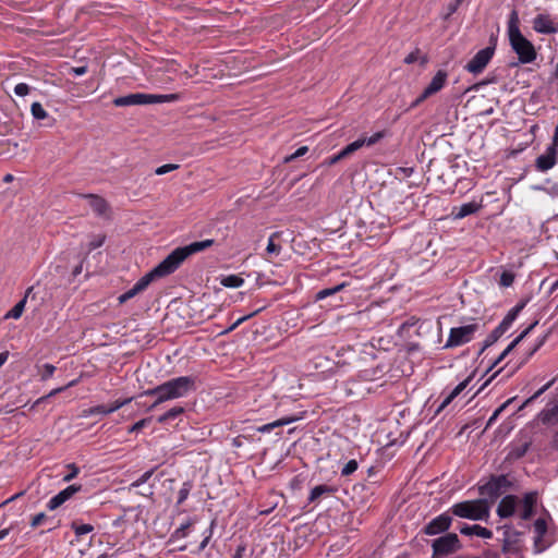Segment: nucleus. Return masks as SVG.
Returning a JSON list of instances; mask_svg holds the SVG:
<instances>
[{"label":"nucleus","mask_w":558,"mask_h":558,"mask_svg":"<svg viewBox=\"0 0 558 558\" xmlns=\"http://www.w3.org/2000/svg\"><path fill=\"white\" fill-rule=\"evenodd\" d=\"M196 388V377L180 376L147 389L143 395L156 397L155 402L147 409L150 411L166 401L184 398L194 392Z\"/></svg>","instance_id":"1"},{"label":"nucleus","mask_w":558,"mask_h":558,"mask_svg":"<svg viewBox=\"0 0 558 558\" xmlns=\"http://www.w3.org/2000/svg\"><path fill=\"white\" fill-rule=\"evenodd\" d=\"M214 244V240L207 239L196 241L189 245L177 247L166 258H163L149 274L154 279L162 278L173 274L184 260L193 254L205 251Z\"/></svg>","instance_id":"2"},{"label":"nucleus","mask_w":558,"mask_h":558,"mask_svg":"<svg viewBox=\"0 0 558 558\" xmlns=\"http://www.w3.org/2000/svg\"><path fill=\"white\" fill-rule=\"evenodd\" d=\"M508 38L511 49L518 56L519 62L522 64L532 63L537 58L534 45L523 36L519 27V15L517 11H512L508 21Z\"/></svg>","instance_id":"3"},{"label":"nucleus","mask_w":558,"mask_h":558,"mask_svg":"<svg viewBox=\"0 0 558 558\" xmlns=\"http://www.w3.org/2000/svg\"><path fill=\"white\" fill-rule=\"evenodd\" d=\"M449 511L458 518L487 521L490 515V504L486 498L465 500L452 505Z\"/></svg>","instance_id":"4"},{"label":"nucleus","mask_w":558,"mask_h":558,"mask_svg":"<svg viewBox=\"0 0 558 558\" xmlns=\"http://www.w3.org/2000/svg\"><path fill=\"white\" fill-rule=\"evenodd\" d=\"M480 329L478 323L469 324L461 327H453L449 331L448 339L444 349H451L469 343L473 340L475 332Z\"/></svg>","instance_id":"5"},{"label":"nucleus","mask_w":558,"mask_h":558,"mask_svg":"<svg viewBox=\"0 0 558 558\" xmlns=\"http://www.w3.org/2000/svg\"><path fill=\"white\" fill-rule=\"evenodd\" d=\"M433 557H445L460 548V539L456 533H447L432 542Z\"/></svg>","instance_id":"6"},{"label":"nucleus","mask_w":558,"mask_h":558,"mask_svg":"<svg viewBox=\"0 0 558 558\" xmlns=\"http://www.w3.org/2000/svg\"><path fill=\"white\" fill-rule=\"evenodd\" d=\"M510 485L506 475L492 476L490 480L478 487L480 495L489 500L497 499L502 490Z\"/></svg>","instance_id":"7"},{"label":"nucleus","mask_w":558,"mask_h":558,"mask_svg":"<svg viewBox=\"0 0 558 558\" xmlns=\"http://www.w3.org/2000/svg\"><path fill=\"white\" fill-rule=\"evenodd\" d=\"M494 53H495L494 46H489L484 49H481L466 63L464 69L474 75L482 73L484 71V69L487 66V64L489 63V61L492 60Z\"/></svg>","instance_id":"8"},{"label":"nucleus","mask_w":558,"mask_h":558,"mask_svg":"<svg viewBox=\"0 0 558 558\" xmlns=\"http://www.w3.org/2000/svg\"><path fill=\"white\" fill-rule=\"evenodd\" d=\"M548 524L546 518H538L533 525L534 531V553L541 554L547 549L551 542L546 539Z\"/></svg>","instance_id":"9"},{"label":"nucleus","mask_w":558,"mask_h":558,"mask_svg":"<svg viewBox=\"0 0 558 558\" xmlns=\"http://www.w3.org/2000/svg\"><path fill=\"white\" fill-rule=\"evenodd\" d=\"M449 512L450 511L444 512V513L437 515L436 518H434L432 521H429L424 526V530H423L424 533L426 535L432 536V535H437V534L448 531L451 525V522H452V518L449 514Z\"/></svg>","instance_id":"10"},{"label":"nucleus","mask_w":558,"mask_h":558,"mask_svg":"<svg viewBox=\"0 0 558 558\" xmlns=\"http://www.w3.org/2000/svg\"><path fill=\"white\" fill-rule=\"evenodd\" d=\"M448 74L444 70H439L429 84L425 87L421 96L416 99L415 105L420 104L421 101L427 99L432 95L438 93L446 84Z\"/></svg>","instance_id":"11"},{"label":"nucleus","mask_w":558,"mask_h":558,"mask_svg":"<svg viewBox=\"0 0 558 558\" xmlns=\"http://www.w3.org/2000/svg\"><path fill=\"white\" fill-rule=\"evenodd\" d=\"M149 94L145 93H134L125 96L117 97L113 99V105L116 107H129V106H140V105H150Z\"/></svg>","instance_id":"12"},{"label":"nucleus","mask_w":558,"mask_h":558,"mask_svg":"<svg viewBox=\"0 0 558 558\" xmlns=\"http://www.w3.org/2000/svg\"><path fill=\"white\" fill-rule=\"evenodd\" d=\"M533 29L538 34L550 35L558 31V26L549 14H537L533 20Z\"/></svg>","instance_id":"13"},{"label":"nucleus","mask_w":558,"mask_h":558,"mask_svg":"<svg viewBox=\"0 0 558 558\" xmlns=\"http://www.w3.org/2000/svg\"><path fill=\"white\" fill-rule=\"evenodd\" d=\"M519 508V498L514 495H506L497 507V514L499 518L505 519L512 517Z\"/></svg>","instance_id":"14"},{"label":"nucleus","mask_w":558,"mask_h":558,"mask_svg":"<svg viewBox=\"0 0 558 558\" xmlns=\"http://www.w3.org/2000/svg\"><path fill=\"white\" fill-rule=\"evenodd\" d=\"M557 153L555 145H549L546 151L536 158V169L542 172L551 169L557 163Z\"/></svg>","instance_id":"15"},{"label":"nucleus","mask_w":558,"mask_h":558,"mask_svg":"<svg viewBox=\"0 0 558 558\" xmlns=\"http://www.w3.org/2000/svg\"><path fill=\"white\" fill-rule=\"evenodd\" d=\"M153 280L154 278L149 272L144 275L131 289L118 298L119 303H125L138 293L143 292L145 289H147Z\"/></svg>","instance_id":"16"},{"label":"nucleus","mask_w":558,"mask_h":558,"mask_svg":"<svg viewBox=\"0 0 558 558\" xmlns=\"http://www.w3.org/2000/svg\"><path fill=\"white\" fill-rule=\"evenodd\" d=\"M536 493L530 492L524 494L522 500H519V515L522 520H529L534 512V507L536 505Z\"/></svg>","instance_id":"17"},{"label":"nucleus","mask_w":558,"mask_h":558,"mask_svg":"<svg viewBox=\"0 0 558 558\" xmlns=\"http://www.w3.org/2000/svg\"><path fill=\"white\" fill-rule=\"evenodd\" d=\"M536 493L530 492L524 494L522 500H519V515L522 520H529L534 512V507L536 505Z\"/></svg>","instance_id":"18"},{"label":"nucleus","mask_w":558,"mask_h":558,"mask_svg":"<svg viewBox=\"0 0 558 558\" xmlns=\"http://www.w3.org/2000/svg\"><path fill=\"white\" fill-rule=\"evenodd\" d=\"M81 489V486L70 485L63 490L54 495L47 504L49 510H54L69 500L75 493Z\"/></svg>","instance_id":"19"},{"label":"nucleus","mask_w":558,"mask_h":558,"mask_svg":"<svg viewBox=\"0 0 558 558\" xmlns=\"http://www.w3.org/2000/svg\"><path fill=\"white\" fill-rule=\"evenodd\" d=\"M81 196L88 201L89 207L97 216H107V213L109 211V204L104 197L96 194H82Z\"/></svg>","instance_id":"20"},{"label":"nucleus","mask_w":558,"mask_h":558,"mask_svg":"<svg viewBox=\"0 0 558 558\" xmlns=\"http://www.w3.org/2000/svg\"><path fill=\"white\" fill-rule=\"evenodd\" d=\"M525 302H521L512 307L508 314L504 317L500 324L495 328L499 335H504L509 328L512 326L513 322L517 319L519 313L524 308Z\"/></svg>","instance_id":"21"},{"label":"nucleus","mask_w":558,"mask_h":558,"mask_svg":"<svg viewBox=\"0 0 558 558\" xmlns=\"http://www.w3.org/2000/svg\"><path fill=\"white\" fill-rule=\"evenodd\" d=\"M537 324L538 322L535 320L529 327H526L514 340H512L493 363L492 367H495L497 364H499L534 329Z\"/></svg>","instance_id":"22"},{"label":"nucleus","mask_w":558,"mask_h":558,"mask_svg":"<svg viewBox=\"0 0 558 558\" xmlns=\"http://www.w3.org/2000/svg\"><path fill=\"white\" fill-rule=\"evenodd\" d=\"M337 492H338L337 486L326 485V484L317 485V486L313 487L310 492L308 504L316 502L320 498L331 496Z\"/></svg>","instance_id":"23"},{"label":"nucleus","mask_w":558,"mask_h":558,"mask_svg":"<svg viewBox=\"0 0 558 558\" xmlns=\"http://www.w3.org/2000/svg\"><path fill=\"white\" fill-rule=\"evenodd\" d=\"M301 418H302L301 415H288V416L281 417L279 420H276L271 423L258 426L256 428V430L262 434L270 433L271 430H274L277 427H282V426L289 425V424L294 423Z\"/></svg>","instance_id":"24"},{"label":"nucleus","mask_w":558,"mask_h":558,"mask_svg":"<svg viewBox=\"0 0 558 558\" xmlns=\"http://www.w3.org/2000/svg\"><path fill=\"white\" fill-rule=\"evenodd\" d=\"M460 533L466 536L475 535L486 539L493 537V532L490 530L478 524L469 525L464 523L460 526Z\"/></svg>","instance_id":"25"},{"label":"nucleus","mask_w":558,"mask_h":558,"mask_svg":"<svg viewBox=\"0 0 558 558\" xmlns=\"http://www.w3.org/2000/svg\"><path fill=\"white\" fill-rule=\"evenodd\" d=\"M471 378H466L463 381H461L459 385H457L442 400L440 403L437 412L442 411L447 405H449L454 398H457L469 385Z\"/></svg>","instance_id":"26"},{"label":"nucleus","mask_w":558,"mask_h":558,"mask_svg":"<svg viewBox=\"0 0 558 558\" xmlns=\"http://www.w3.org/2000/svg\"><path fill=\"white\" fill-rule=\"evenodd\" d=\"M481 207L482 205L476 202L465 203L453 209V216L456 219H463L466 216L477 213Z\"/></svg>","instance_id":"27"},{"label":"nucleus","mask_w":558,"mask_h":558,"mask_svg":"<svg viewBox=\"0 0 558 558\" xmlns=\"http://www.w3.org/2000/svg\"><path fill=\"white\" fill-rule=\"evenodd\" d=\"M33 290V288H28L27 291H26V295L21 300L19 301L11 311H9L4 318L5 319H9V318H13V319H19L23 312H24V308H25V305H26V301H27V295L28 293Z\"/></svg>","instance_id":"28"},{"label":"nucleus","mask_w":558,"mask_h":558,"mask_svg":"<svg viewBox=\"0 0 558 558\" xmlns=\"http://www.w3.org/2000/svg\"><path fill=\"white\" fill-rule=\"evenodd\" d=\"M150 105L151 104H163V102H175L181 99V95L178 93L174 94H165V95H156L149 94Z\"/></svg>","instance_id":"29"},{"label":"nucleus","mask_w":558,"mask_h":558,"mask_svg":"<svg viewBox=\"0 0 558 558\" xmlns=\"http://www.w3.org/2000/svg\"><path fill=\"white\" fill-rule=\"evenodd\" d=\"M184 412V408L182 407H173L160 416L157 417V422L160 424H165L169 421H172L177 418L179 415H181Z\"/></svg>","instance_id":"30"},{"label":"nucleus","mask_w":558,"mask_h":558,"mask_svg":"<svg viewBox=\"0 0 558 558\" xmlns=\"http://www.w3.org/2000/svg\"><path fill=\"white\" fill-rule=\"evenodd\" d=\"M220 283L226 288H240L244 284V279L238 275H229L222 277Z\"/></svg>","instance_id":"31"},{"label":"nucleus","mask_w":558,"mask_h":558,"mask_svg":"<svg viewBox=\"0 0 558 558\" xmlns=\"http://www.w3.org/2000/svg\"><path fill=\"white\" fill-rule=\"evenodd\" d=\"M347 284L344 282L342 283H339L332 288H327V289H323L320 291H318L315 295V301H320V300H324L328 296H331L340 291H342L344 289Z\"/></svg>","instance_id":"32"},{"label":"nucleus","mask_w":558,"mask_h":558,"mask_svg":"<svg viewBox=\"0 0 558 558\" xmlns=\"http://www.w3.org/2000/svg\"><path fill=\"white\" fill-rule=\"evenodd\" d=\"M499 530H502V535H504L502 541L505 543V546H510L511 544H513L517 541L518 532L514 531L512 526L504 525V526L499 527Z\"/></svg>","instance_id":"33"},{"label":"nucleus","mask_w":558,"mask_h":558,"mask_svg":"<svg viewBox=\"0 0 558 558\" xmlns=\"http://www.w3.org/2000/svg\"><path fill=\"white\" fill-rule=\"evenodd\" d=\"M71 529L75 533L76 537H81L85 534L92 533L94 531V525L73 521L71 523Z\"/></svg>","instance_id":"34"},{"label":"nucleus","mask_w":558,"mask_h":558,"mask_svg":"<svg viewBox=\"0 0 558 558\" xmlns=\"http://www.w3.org/2000/svg\"><path fill=\"white\" fill-rule=\"evenodd\" d=\"M279 238V232H274L269 239L266 246V253L269 255L278 256L281 252V246L275 243V240Z\"/></svg>","instance_id":"35"},{"label":"nucleus","mask_w":558,"mask_h":558,"mask_svg":"<svg viewBox=\"0 0 558 558\" xmlns=\"http://www.w3.org/2000/svg\"><path fill=\"white\" fill-rule=\"evenodd\" d=\"M192 525L191 521H186L185 523H182L178 529L174 530V532L170 536V542L181 539L186 537L187 530Z\"/></svg>","instance_id":"36"},{"label":"nucleus","mask_w":558,"mask_h":558,"mask_svg":"<svg viewBox=\"0 0 558 558\" xmlns=\"http://www.w3.org/2000/svg\"><path fill=\"white\" fill-rule=\"evenodd\" d=\"M363 146H364V141L359 138L356 141L352 142L351 144L347 145L343 149L340 150L341 157L347 158L348 156L355 153Z\"/></svg>","instance_id":"37"},{"label":"nucleus","mask_w":558,"mask_h":558,"mask_svg":"<svg viewBox=\"0 0 558 558\" xmlns=\"http://www.w3.org/2000/svg\"><path fill=\"white\" fill-rule=\"evenodd\" d=\"M31 112L34 119L44 120L48 117L47 111L44 109L40 102L35 101L31 106Z\"/></svg>","instance_id":"38"},{"label":"nucleus","mask_w":558,"mask_h":558,"mask_svg":"<svg viewBox=\"0 0 558 558\" xmlns=\"http://www.w3.org/2000/svg\"><path fill=\"white\" fill-rule=\"evenodd\" d=\"M529 447H530L529 442L513 446L509 452V457L512 459H520L527 452Z\"/></svg>","instance_id":"39"},{"label":"nucleus","mask_w":558,"mask_h":558,"mask_svg":"<svg viewBox=\"0 0 558 558\" xmlns=\"http://www.w3.org/2000/svg\"><path fill=\"white\" fill-rule=\"evenodd\" d=\"M558 415V407L545 409L541 412L539 417L544 424L550 423Z\"/></svg>","instance_id":"40"},{"label":"nucleus","mask_w":558,"mask_h":558,"mask_svg":"<svg viewBox=\"0 0 558 558\" xmlns=\"http://www.w3.org/2000/svg\"><path fill=\"white\" fill-rule=\"evenodd\" d=\"M500 337L501 335H499V332L496 329H494L484 340L483 347L480 350V354L483 353L487 348L493 345L495 342H497Z\"/></svg>","instance_id":"41"},{"label":"nucleus","mask_w":558,"mask_h":558,"mask_svg":"<svg viewBox=\"0 0 558 558\" xmlns=\"http://www.w3.org/2000/svg\"><path fill=\"white\" fill-rule=\"evenodd\" d=\"M192 485L189 482L183 483L182 487L178 493V505H182L189 497Z\"/></svg>","instance_id":"42"},{"label":"nucleus","mask_w":558,"mask_h":558,"mask_svg":"<svg viewBox=\"0 0 558 558\" xmlns=\"http://www.w3.org/2000/svg\"><path fill=\"white\" fill-rule=\"evenodd\" d=\"M514 274L511 271H504L500 276L499 286L502 288H509L514 282Z\"/></svg>","instance_id":"43"},{"label":"nucleus","mask_w":558,"mask_h":558,"mask_svg":"<svg viewBox=\"0 0 558 558\" xmlns=\"http://www.w3.org/2000/svg\"><path fill=\"white\" fill-rule=\"evenodd\" d=\"M105 240H106V235L105 234L94 235L92 238V240L89 241V243H88L87 251L92 252V251L102 246V244L105 243Z\"/></svg>","instance_id":"44"},{"label":"nucleus","mask_w":558,"mask_h":558,"mask_svg":"<svg viewBox=\"0 0 558 558\" xmlns=\"http://www.w3.org/2000/svg\"><path fill=\"white\" fill-rule=\"evenodd\" d=\"M359 468V464H357V461L352 459V460H349L344 466L342 468L341 470V475L342 476H350L351 474H353Z\"/></svg>","instance_id":"45"},{"label":"nucleus","mask_w":558,"mask_h":558,"mask_svg":"<svg viewBox=\"0 0 558 558\" xmlns=\"http://www.w3.org/2000/svg\"><path fill=\"white\" fill-rule=\"evenodd\" d=\"M111 413H112V409H110V407H107L104 404L93 407L88 410L89 415H95V414L108 415Z\"/></svg>","instance_id":"46"},{"label":"nucleus","mask_w":558,"mask_h":558,"mask_svg":"<svg viewBox=\"0 0 558 558\" xmlns=\"http://www.w3.org/2000/svg\"><path fill=\"white\" fill-rule=\"evenodd\" d=\"M76 384H77V379H74V380L70 381V383H69L66 386H64V387H59V388L52 389V390H51L47 396H45V397L40 398L37 402L39 403V402H40V401H43V400H46V399H48V398H50V397H53V396H56V395H58V393H60V392L64 391L66 388H70V387L75 386Z\"/></svg>","instance_id":"47"},{"label":"nucleus","mask_w":558,"mask_h":558,"mask_svg":"<svg viewBox=\"0 0 558 558\" xmlns=\"http://www.w3.org/2000/svg\"><path fill=\"white\" fill-rule=\"evenodd\" d=\"M307 151H308V147L307 146H301L293 154L284 157V162L286 163L291 162L292 160H294V159H296L299 157L304 156Z\"/></svg>","instance_id":"48"},{"label":"nucleus","mask_w":558,"mask_h":558,"mask_svg":"<svg viewBox=\"0 0 558 558\" xmlns=\"http://www.w3.org/2000/svg\"><path fill=\"white\" fill-rule=\"evenodd\" d=\"M462 1L463 0H456L451 3H449L447 5V11L444 14L442 19L447 21L453 13H456L457 10L459 9L460 4L462 3Z\"/></svg>","instance_id":"49"},{"label":"nucleus","mask_w":558,"mask_h":558,"mask_svg":"<svg viewBox=\"0 0 558 558\" xmlns=\"http://www.w3.org/2000/svg\"><path fill=\"white\" fill-rule=\"evenodd\" d=\"M154 474V469L146 471L143 473L136 481H134L131 486L132 487H138L143 484H145Z\"/></svg>","instance_id":"50"},{"label":"nucleus","mask_w":558,"mask_h":558,"mask_svg":"<svg viewBox=\"0 0 558 558\" xmlns=\"http://www.w3.org/2000/svg\"><path fill=\"white\" fill-rule=\"evenodd\" d=\"M178 168H179V165H174V163L162 165V166L156 168L155 174L163 175V174H166L168 172H171V171H173V170H175Z\"/></svg>","instance_id":"51"},{"label":"nucleus","mask_w":558,"mask_h":558,"mask_svg":"<svg viewBox=\"0 0 558 558\" xmlns=\"http://www.w3.org/2000/svg\"><path fill=\"white\" fill-rule=\"evenodd\" d=\"M31 92V87L26 83H19L14 87V94L20 97H24L28 95Z\"/></svg>","instance_id":"52"},{"label":"nucleus","mask_w":558,"mask_h":558,"mask_svg":"<svg viewBox=\"0 0 558 558\" xmlns=\"http://www.w3.org/2000/svg\"><path fill=\"white\" fill-rule=\"evenodd\" d=\"M150 422V418L149 417H146V418H143V420H140L138 422H136L135 424H133L131 427H129L128 432L129 433H137L140 432L142 428H144L146 425H148Z\"/></svg>","instance_id":"53"},{"label":"nucleus","mask_w":558,"mask_h":558,"mask_svg":"<svg viewBox=\"0 0 558 558\" xmlns=\"http://www.w3.org/2000/svg\"><path fill=\"white\" fill-rule=\"evenodd\" d=\"M384 136V133L383 132H377L375 134H373L372 136L367 137V138H362L364 141V146H372L374 144H376L379 140H381Z\"/></svg>","instance_id":"54"},{"label":"nucleus","mask_w":558,"mask_h":558,"mask_svg":"<svg viewBox=\"0 0 558 558\" xmlns=\"http://www.w3.org/2000/svg\"><path fill=\"white\" fill-rule=\"evenodd\" d=\"M43 368H44V373L41 374L43 380H47L48 378L52 377V375L56 371V367L49 363L44 364Z\"/></svg>","instance_id":"55"},{"label":"nucleus","mask_w":558,"mask_h":558,"mask_svg":"<svg viewBox=\"0 0 558 558\" xmlns=\"http://www.w3.org/2000/svg\"><path fill=\"white\" fill-rule=\"evenodd\" d=\"M133 400V398H126L123 400H116L111 405L110 409H112V413L121 409L122 407L126 405Z\"/></svg>","instance_id":"56"},{"label":"nucleus","mask_w":558,"mask_h":558,"mask_svg":"<svg viewBox=\"0 0 558 558\" xmlns=\"http://www.w3.org/2000/svg\"><path fill=\"white\" fill-rule=\"evenodd\" d=\"M553 384V380L544 385L541 389H538L531 398H529L525 403H530L536 398H538L542 393H544Z\"/></svg>","instance_id":"57"},{"label":"nucleus","mask_w":558,"mask_h":558,"mask_svg":"<svg viewBox=\"0 0 558 558\" xmlns=\"http://www.w3.org/2000/svg\"><path fill=\"white\" fill-rule=\"evenodd\" d=\"M68 468L71 469V472L63 477V481L65 482H70L71 480H73L78 474L80 471L75 464H69Z\"/></svg>","instance_id":"58"},{"label":"nucleus","mask_w":558,"mask_h":558,"mask_svg":"<svg viewBox=\"0 0 558 558\" xmlns=\"http://www.w3.org/2000/svg\"><path fill=\"white\" fill-rule=\"evenodd\" d=\"M258 312H259V310L255 311V312H254V313H252V314H248V315H246V316H242V317L238 318V319H236V322H235V323H234V324H233V325H232L228 330H226V332H228V331H231V330L235 329L239 325H241L243 322H245L247 318H250V317L254 316V315H255V314H257Z\"/></svg>","instance_id":"59"},{"label":"nucleus","mask_w":558,"mask_h":558,"mask_svg":"<svg viewBox=\"0 0 558 558\" xmlns=\"http://www.w3.org/2000/svg\"><path fill=\"white\" fill-rule=\"evenodd\" d=\"M418 53H420V50L416 49L412 52H410L405 58H404V63L407 64H412L414 62L417 61V58H418Z\"/></svg>","instance_id":"60"},{"label":"nucleus","mask_w":558,"mask_h":558,"mask_svg":"<svg viewBox=\"0 0 558 558\" xmlns=\"http://www.w3.org/2000/svg\"><path fill=\"white\" fill-rule=\"evenodd\" d=\"M45 518H46V514L44 512H40V513L36 514L32 519L31 526L32 527H37L38 525L41 524V522L45 520Z\"/></svg>","instance_id":"61"},{"label":"nucleus","mask_w":558,"mask_h":558,"mask_svg":"<svg viewBox=\"0 0 558 558\" xmlns=\"http://www.w3.org/2000/svg\"><path fill=\"white\" fill-rule=\"evenodd\" d=\"M537 190L546 191L549 195L558 197V183L551 185L548 189L537 186Z\"/></svg>","instance_id":"62"},{"label":"nucleus","mask_w":558,"mask_h":558,"mask_svg":"<svg viewBox=\"0 0 558 558\" xmlns=\"http://www.w3.org/2000/svg\"><path fill=\"white\" fill-rule=\"evenodd\" d=\"M342 159H344V157H341V151H339L338 154H336V155H333V156L329 157V158L326 160V163H327L328 166H332V165H335V163L339 162V161H340V160H342Z\"/></svg>","instance_id":"63"},{"label":"nucleus","mask_w":558,"mask_h":558,"mask_svg":"<svg viewBox=\"0 0 558 558\" xmlns=\"http://www.w3.org/2000/svg\"><path fill=\"white\" fill-rule=\"evenodd\" d=\"M87 72V66H75L71 69V73H73L75 76L84 75Z\"/></svg>","instance_id":"64"}]
</instances>
